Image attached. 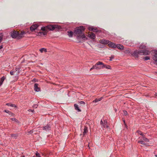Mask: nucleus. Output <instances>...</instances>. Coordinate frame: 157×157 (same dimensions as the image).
Wrapping results in <instances>:
<instances>
[{"label":"nucleus","instance_id":"nucleus-1","mask_svg":"<svg viewBox=\"0 0 157 157\" xmlns=\"http://www.w3.org/2000/svg\"><path fill=\"white\" fill-rule=\"evenodd\" d=\"M146 46L142 44L140 46L139 48L140 49L139 50L135 51L132 54V55L135 57H137L138 56V55H148L150 53V52L147 50L146 48Z\"/></svg>","mask_w":157,"mask_h":157},{"label":"nucleus","instance_id":"nucleus-2","mask_svg":"<svg viewBox=\"0 0 157 157\" xmlns=\"http://www.w3.org/2000/svg\"><path fill=\"white\" fill-rule=\"evenodd\" d=\"M84 29L85 28L83 26H80L76 28L75 30V33L76 34L79 35L77 37V39L80 42L83 41L86 37L84 34H82Z\"/></svg>","mask_w":157,"mask_h":157},{"label":"nucleus","instance_id":"nucleus-3","mask_svg":"<svg viewBox=\"0 0 157 157\" xmlns=\"http://www.w3.org/2000/svg\"><path fill=\"white\" fill-rule=\"evenodd\" d=\"M25 34V33L24 31L18 32L15 30L12 31L10 33V35L12 38H15L17 37L18 39L21 38Z\"/></svg>","mask_w":157,"mask_h":157},{"label":"nucleus","instance_id":"nucleus-4","mask_svg":"<svg viewBox=\"0 0 157 157\" xmlns=\"http://www.w3.org/2000/svg\"><path fill=\"white\" fill-rule=\"evenodd\" d=\"M101 68L110 69L111 67L108 65H104L102 62L99 61L90 69H100Z\"/></svg>","mask_w":157,"mask_h":157},{"label":"nucleus","instance_id":"nucleus-5","mask_svg":"<svg viewBox=\"0 0 157 157\" xmlns=\"http://www.w3.org/2000/svg\"><path fill=\"white\" fill-rule=\"evenodd\" d=\"M56 25H49L45 27H43L41 28V29L42 31H44V32H48L47 29H49L50 30H53L55 28H56Z\"/></svg>","mask_w":157,"mask_h":157},{"label":"nucleus","instance_id":"nucleus-6","mask_svg":"<svg viewBox=\"0 0 157 157\" xmlns=\"http://www.w3.org/2000/svg\"><path fill=\"white\" fill-rule=\"evenodd\" d=\"M100 124L103 128H108L109 127L107 121L106 120H101L100 121Z\"/></svg>","mask_w":157,"mask_h":157},{"label":"nucleus","instance_id":"nucleus-7","mask_svg":"<svg viewBox=\"0 0 157 157\" xmlns=\"http://www.w3.org/2000/svg\"><path fill=\"white\" fill-rule=\"evenodd\" d=\"M39 26V25L37 24L33 25L30 27V29L31 31H34Z\"/></svg>","mask_w":157,"mask_h":157},{"label":"nucleus","instance_id":"nucleus-8","mask_svg":"<svg viewBox=\"0 0 157 157\" xmlns=\"http://www.w3.org/2000/svg\"><path fill=\"white\" fill-rule=\"evenodd\" d=\"M108 45L109 47L113 48H116V45L113 43L110 42L109 41V43L108 44Z\"/></svg>","mask_w":157,"mask_h":157},{"label":"nucleus","instance_id":"nucleus-9","mask_svg":"<svg viewBox=\"0 0 157 157\" xmlns=\"http://www.w3.org/2000/svg\"><path fill=\"white\" fill-rule=\"evenodd\" d=\"M153 58L155 61L156 63L157 64V51L154 52V54Z\"/></svg>","mask_w":157,"mask_h":157},{"label":"nucleus","instance_id":"nucleus-10","mask_svg":"<svg viewBox=\"0 0 157 157\" xmlns=\"http://www.w3.org/2000/svg\"><path fill=\"white\" fill-rule=\"evenodd\" d=\"M109 41L104 39L100 40V42L103 44H107L109 43Z\"/></svg>","mask_w":157,"mask_h":157},{"label":"nucleus","instance_id":"nucleus-11","mask_svg":"<svg viewBox=\"0 0 157 157\" xmlns=\"http://www.w3.org/2000/svg\"><path fill=\"white\" fill-rule=\"evenodd\" d=\"M43 129L46 131L49 130L51 129V127L49 124H47L43 127Z\"/></svg>","mask_w":157,"mask_h":157},{"label":"nucleus","instance_id":"nucleus-12","mask_svg":"<svg viewBox=\"0 0 157 157\" xmlns=\"http://www.w3.org/2000/svg\"><path fill=\"white\" fill-rule=\"evenodd\" d=\"M88 36L93 39H94L95 38V35L92 33H90L88 34Z\"/></svg>","mask_w":157,"mask_h":157},{"label":"nucleus","instance_id":"nucleus-13","mask_svg":"<svg viewBox=\"0 0 157 157\" xmlns=\"http://www.w3.org/2000/svg\"><path fill=\"white\" fill-rule=\"evenodd\" d=\"M34 90L37 92H38L40 90V88L38 87V84L37 83L35 84L34 85Z\"/></svg>","mask_w":157,"mask_h":157},{"label":"nucleus","instance_id":"nucleus-14","mask_svg":"<svg viewBox=\"0 0 157 157\" xmlns=\"http://www.w3.org/2000/svg\"><path fill=\"white\" fill-rule=\"evenodd\" d=\"M88 29L90 31H92L93 32H98L97 29H96L93 28L92 27H89Z\"/></svg>","mask_w":157,"mask_h":157},{"label":"nucleus","instance_id":"nucleus-15","mask_svg":"<svg viewBox=\"0 0 157 157\" xmlns=\"http://www.w3.org/2000/svg\"><path fill=\"white\" fill-rule=\"evenodd\" d=\"M75 109V110H77L78 112H81V110L79 108L78 105L76 104H75L74 105Z\"/></svg>","mask_w":157,"mask_h":157},{"label":"nucleus","instance_id":"nucleus-16","mask_svg":"<svg viewBox=\"0 0 157 157\" xmlns=\"http://www.w3.org/2000/svg\"><path fill=\"white\" fill-rule=\"evenodd\" d=\"M5 78H6L4 76H3L1 78L0 80V86L2 85Z\"/></svg>","mask_w":157,"mask_h":157},{"label":"nucleus","instance_id":"nucleus-17","mask_svg":"<svg viewBox=\"0 0 157 157\" xmlns=\"http://www.w3.org/2000/svg\"><path fill=\"white\" fill-rule=\"evenodd\" d=\"M88 132V128L87 127L85 126L84 129V131L83 132V135H84Z\"/></svg>","mask_w":157,"mask_h":157},{"label":"nucleus","instance_id":"nucleus-18","mask_svg":"<svg viewBox=\"0 0 157 157\" xmlns=\"http://www.w3.org/2000/svg\"><path fill=\"white\" fill-rule=\"evenodd\" d=\"M102 98H103L102 97H101L99 98H98V99L96 98V99H95L93 101V102L96 103V102H97L99 101H100L102 99Z\"/></svg>","mask_w":157,"mask_h":157},{"label":"nucleus","instance_id":"nucleus-19","mask_svg":"<svg viewBox=\"0 0 157 157\" xmlns=\"http://www.w3.org/2000/svg\"><path fill=\"white\" fill-rule=\"evenodd\" d=\"M116 47L120 49H123L124 48V46L120 44L117 45V46H116Z\"/></svg>","mask_w":157,"mask_h":157},{"label":"nucleus","instance_id":"nucleus-20","mask_svg":"<svg viewBox=\"0 0 157 157\" xmlns=\"http://www.w3.org/2000/svg\"><path fill=\"white\" fill-rule=\"evenodd\" d=\"M39 35H46L47 34V32H40L38 33Z\"/></svg>","mask_w":157,"mask_h":157},{"label":"nucleus","instance_id":"nucleus-21","mask_svg":"<svg viewBox=\"0 0 157 157\" xmlns=\"http://www.w3.org/2000/svg\"><path fill=\"white\" fill-rule=\"evenodd\" d=\"M11 137H13L14 139H16L18 136L17 134H13L10 135Z\"/></svg>","mask_w":157,"mask_h":157},{"label":"nucleus","instance_id":"nucleus-22","mask_svg":"<svg viewBox=\"0 0 157 157\" xmlns=\"http://www.w3.org/2000/svg\"><path fill=\"white\" fill-rule=\"evenodd\" d=\"M68 35L70 37H71L73 35V32L71 31H69L67 32Z\"/></svg>","mask_w":157,"mask_h":157},{"label":"nucleus","instance_id":"nucleus-23","mask_svg":"<svg viewBox=\"0 0 157 157\" xmlns=\"http://www.w3.org/2000/svg\"><path fill=\"white\" fill-rule=\"evenodd\" d=\"M40 51L41 52H47L46 49L44 48L40 49Z\"/></svg>","mask_w":157,"mask_h":157},{"label":"nucleus","instance_id":"nucleus-24","mask_svg":"<svg viewBox=\"0 0 157 157\" xmlns=\"http://www.w3.org/2000/svg\"><path fill=\"white\" fill-rule=\"evenodd\" d=\"M142 140L146 142H149V140L145 137L144 136H143Z\"/></svg>","mask_w":157,"mask_h":157},{"label":"nucleus","instance_id":"nucleus-25","mask_svg":"<svg viewBox=\"0 0 157 157\" xmlns=\"http://www.w3.org/2000/svg\"><path fill=\"white\" fill-rule=\"evenodd\" d=\"M4 112H6L7 113H9L10 115H12V116H13V114L11 112H10V111L8 110H5Z\"/></svg>","mask_w":157,"mask_h":157},{"label":"nucleus","instance_id":"nucleus-26","mask_svg":"<svg viewBox=\"0 0 157 157\" xmlns=\"http://www.w3.org/2000/svg\"><path fill=\"white\" fill-rule=\"evenodd\" d=\"M78 103L81 104L85 105V103L83 101H80L78 102Z\"/></svg>","mask_w":157,"mask_h":157},{"label":"nucleus","instance_id":"nucleus-27","mask_svg":"<svg viewBox=\"0 0 157 157\" xmlns=\"http://www.w3.org/2000/svg\"><path fill=\"white\" fill-rule=\"evenodd\" d=\"M6 105L8 106H10L12 107H15V106L13 104H10V103H7L6 104Z\"/></svg>","mask_w":157,"mask_h":157},{"label":"nucleus","instance_id":"nucleus-28","mask_svg":"<svg viewBox=\"0 0 157 157\" xmlns=\"http://www.w3.org/2000/svg\"><path fill=\"white\" fill-rule=\"evenodd\" d=\"M137 132L139 134H140L141 135H142V136H144L142 132L140 131H137Z\"/></svg>","mask_w":157,"mask_h":157},{"label":"nucleus","instance_id":"nucleus-29","mask_svg":"<svg viewBox=\"0 0 157 157\" xmlns=\"http://www.w3.org/2000/svg\"><path fill=\"white\" fill-rule=\"evenodd\" d=\"M17 71V70H16L15 71H11L10 72V74H11V75H14V73H15L16 72V71Z\"/></svg>","mask_w":157,"mask_h":157},{"label":"nucleus","instance_id":"nucleus-30","mask_svg":"<svg viewBox=\"0 0 157 157\" xmlns=\"http://www.w3.org/2000/svg\"><path fill=\"white\" fill-rule=\"evenodd\" d=\"M138 143H140L142 144H144V145L145 144V143L143 141H138Z\"/></svg>","mask_w":157,"mask_h":157},{"label":"nucleus","instance_id":"nucleus-31","mask_svg":"<svg viewBox=\"0 0 157 157\" xmlns=\"http://www.w3.org/2000/svg\"><path fill=\"white\" fill-rule=\"evenodd\" d=\"M3 35L2 33L0 34V42H1L2 39Z\"/></svg>","mask_w":157,"mask_h":157},{"label":"nucleus","instance_id":"nucleus-32","mask_svg":"<svg viewBox=\"0 0 157 157\" xmlns=\"http://www.w3.org/2000/svg\"><path fill=\"white\" fill-rule=\"evenodd\" d=\"M149 56H146L145 57H144V59L145 60H147L148 59H149Z\"/></svg>","mask_w":157,"mask_h":157},{"label":"nucleus","instance_id":"nucleus-33","mask_svg":"<svg viewBox=\"0 0 157 157\" xmlns=\"http://www.w3.org/2000/svg\"><path fill=\"white\" fill-rule=\"evenodd\" d=\"M11 119L12 121H15L16 122H17V120L15 118H11Z\"/></svg>","mask_w":157,"mask_h":157},{"label":"nucleus","instance_id":"nucleus-34","mask_svg":"<svg viewBox=\"0 0 157 157\" xmlns=\"http://www.w3.org/2000/svg\"><path fill=\"white\" fill-rule=\"evenodd\" d=\"M124 115H126L128 114L127 112L126 111H124Z\"/></svg>","mask_w":157,"mask_h":157},{"label":"nucleus","instance_id":"nucleus-35","mask_svg":"<svg viewBox=\"0 0 157 157\" xmlns=\"http://www.w3.org/2000/svg\"><path fill=\"white\" fill-rule=\"evenodd\" d=\"M37 106H38V105H36V104L34 105H33V107L34 108H37Z\"/></svg>","mask_w":157,"mask_h":157},{"label":"nucleus","instance_id":"nucleus-36","mask_svg":"<svg viewBox=\"0 0 157 157\" xmlns=\"http://www.w3.org/2000/svg\"><path fill=\"white\" fill-rule=\"evenodd\" d=\"M28 111L29 112H32L33 113L34 112V110H32L31 109H29L28 110Z\"/></svg>","mask_w":157,"mask_h":157},{"label":"nucleus","instance_id":"nucleus-37","mask_svg":"<svg viewBox=\"0 0 157 157\" xmlns=\"http://www.w3.org/2000/svg\"><path fill=\"white\" fill-rule=\"evenodd\" d=\"M114 58V56H111V57H110V60H112V59H113Z\"/></svg>","mask_w":157,"mask_h":157},{"label":"nucleus","instance_id":"nucleus-38","mask_svg":"<svg viewBox=\"0 0 157 157\" xmlns=\"http://www.w3.org/2000/svg\"><path fill=\"white\" fill-rule=\"evenodd\" d=\"M123 121H124V125L125 127L126 128L127 127V125H126V124L125 123V120H123Z\"/></svg>","mask_w":157,"mask_h":157},{"label":"nucleus","instance_id":"nucleus-39","mask_svg":"<svg viewBox=\"0 0 157 157\" xmlns=\"http://www.w3.org/2000/svg\"><path fill=\"white\" fill-rule=\"evenodd\" d=\"M30 134L32 133L33 132V131H30L29 132H28Z\"/></svg>","mask_w":157,"mask_h":157},{"label":"nucleus","instance_id":"nucleus-40","mask_svg":"<svg viewBox=\"0 0 157 157\" xmlns=\"http://www.w3.org/2000/svg\"><path fill=\"white\" fill-rule=\"evenodd\" d=\"M3 48V47L2 45L0 46V49H2Z\"/></svg>","mask_w":157,"mask_h":157},{"label":"nucleus","instance_id":"nucleus-41","mask_svg":"<svg viewBox=\"0 0 157 157\" xmlns=\"http://www.w3.org/2000/svg\"><path fill=\"white\" fill-rule=\"evenodd\" d=\"M33 81H36V79H34L33 80Z\"/></svg>","mask_w":157,"mask_h":157},{"label":"nucleus","instance_id":"nucleus-42","mask_svg":"<svg viewBox=\"0 0 157 157\" xmlns=\"http://www.w3.org/2000/svg\"><path fill=\"white\" fill-rule=\"evenodd\" d=\"M155 156L156 157H157V155H155Z\"/></svg>","mask_w":157,"mask_h":157},{"label":"nucleus","instance_id":"nucleus-43","mask_svg":"<svg viewBox=\"0 0 157 157\" xmlns=\"http://www.w3.org/2000/svg\"><path fill=\"white\" fill-rule=\"evenodd\" d=\"M21 157H25V156H21Z\"/></svg>","mask_w":157,"mask_h":157}]
</instances>
